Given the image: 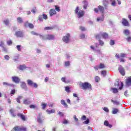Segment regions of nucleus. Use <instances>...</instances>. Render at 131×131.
I'll return each instance as SVG.
<instances>
[{
  "mask_svg": "<svg viewBox=\"0 0 131 131\" xmlns=\"http://www.w3.org/2000/svg\"><path fill=\"white\" fill-rule=\"evenodd\" d=\"M79 10V7L77 6L76 9L75 10V12L76 14H77L78 18H81V17H83V15H84V11L82 10H80L79 12H78Z\"/></svg>",
  "mask_w": 131,
  "mask_h": 131,
  "instance_id": "obj_1",
  "label": "nucleus"
},
{
  "mask_svg": "<svg viewBox=\"0 0 131 131\" xmlns=\"http://www.w3.org/2000/svg\"><path fill=\"white\" fill-rule=\"evenodd\" d=\"M81 86L82 90H89L90 89H92V85L88 82L82 83L81 84Z\"/></svg>",
  "mask_w": 131,
  "mask_h": 131,
  "instance_id": "obj_2",
  "label": "nucleus"
},
{
  "mask_svg": "<svg viewBox=\"0 0 131 131\" xmlns=\"http://www.w3.org/2000/svg\"><path fill=\"white\" fill-rule=\"evenodd\" d=\"M115 57L116 58H118V59H120V62H125V60H124V59H123V58H125V57H126V54L121 53L119 56V54L117 53L115 55Z\"/></svg>",
  "mask_w": 131,
  "mask_h": 131,
  "instance_id": "obj_3",
  "label": "nucleus"
},
{
  "mask_svg": "<svg viewBox=\"0 0 131 131\" xmlns=\"http://www.w3.org/2000/svg\"><path fill=\"white\" fill-rule=\"evenodd\" d=\"M40 38L41 39H43V40H45V39H54V38H55V36L53 35H47L45 36L40 35Z\"/></svg>",
  "mask_w": 131,
  "mask_h": 131,
  "instance_id": "obj_4",
  "label": "nucleus"
},
{
  "mask_svg": "<svg viewBox=\"0 0 131 131\" xmlns=\"http://www.w3.org/2000/svg\"><path fill=\"white\" fill-rule=\"evenodd\" d=\"M14 130L15 131H26L27 128L26 127H19L16 126L13 128Z\"/></svg>",
  "mask_w": 131,
  "mask_h": 131,
  "instance_id": "obj_5",
  "label": "nucleus"
},
{
  "mask_svg": "<svg viewBox=\"0 0 131 131\" xmlns=\"http://www.w3.org/2000/svg\"><path fill=\"white\" fill-rule=\"evenodd\" d=\"M115 86H117V88H119L120 90H122V88H123V83L121 81H116L115 83Z\"/></svg>",
  "mask_w": 131,
  "mask_h": 131,
  "instance_id": "obj_6",
  "label": "nucleus"
},
{
  "mask_svg": "<svg viewBox=\"0 0 131 131\" xmlns=\"http://www.w3.org/2000/svg\"><path fill=\"white\" fill-rule=\"evenodd\" d=\"M27 82L28 85H30V86H34V88H37L38 86L37 84H36V83H33V81L31 80H28Z\"/></svg>",
  "mask_w": 131,
  "mask_h": 131,
  "instance_id": "obj_7",
  "label": "nucleus"
},
{
  "mask_svg": "<svg viewBox=\"0 0 131 131\" xmlns=\"http://www.w3.org/2000/svg\"><path fill=\"white\" fill-rule=\"evenodd\" d=\"M70 36V35L69 34H68L67 36H65L63 37L62 40L64 42H66V43H68V42H69V37Z\"/></svg>",
  "mask_w": 131,
  "mask_h": 131,
  "instance_id": "obj_8",
  "label": "nucleus"
},
{
  "mask_svg": "<svg viewBox=\"0 0 131 131\" xmlns=\"http://www.w3.org/2000/svg\"><path fill=\"white\" fill-rule=\"evenodd\" d=\"M122 23L124 26H129V23H128V21L125 18L122 19Z\"/></svg>",
  "mask_w": 131,
  "mask_h": 131,
  "instance_id": "obj_9",
  "label": "nucleus"
},
{
  "mask_svg": "<svg viewBox=\"0 0 131 131\" xmlns=\"http://www.w3.org/2000/svg\"><path fill=\"white\" fill-rule=\"evenodd\" d=\"M15 35H16V36L17 37H23V32L21 31L16 32Z\"/></svg>",
  "mask_w": 131,
  "mask_h": 131,
  "instance_id": "obj_10",
  "label": "nucleus"
},
{
  "mask_svg": "<svg viewBox=\"0 0 131 131\" xmlns=\"http://www.w3.org/2000/svg\"><path fill=\"white\" fill-rule=\"evenodd\" d=\"M119 71L122 75H124V74H125V73L124 72V69H123L121 66L119 67Z\"/></svg>",
  "mask_w": 131,
  "mask_h": 131,
  "instance_id": "obj_11",
  "label": "nucleus"
},
{
  "mask_svg": "<svg viewBox=\"0 0 131 131\" xmlns=\"http://www.w3.org/2000/svg\"><path fill=\"white\" fill-rule=\"evenodd\" d=\"M12 80L14 81V82H15V83H19L20 79H19L18 77H12Z\"/></svg>",
  "mask_w": 131,
  "mask_h": 131,
  "instance_id": "obj_12",
  "label": "nucleus"
},
{
  "mask_svg": "<svg viewBox=\"0 0 131 131\" xmlns=\"http://www.w3.org/2000/svg\"><path fill=\"white\" fill-rule=\"evenodd\" d=\"M126 84L128 86L131 85V77H128L126 80Z\"/></svg>",
  "mask_w": 131,
  "mask_h": 131,
  "instance_id": "obj_13",
  "label": "nucleus"
},
{
  "mask_svg": "<svg viewBox=\"0 0 131 131\" xmlns=\"http://www.w3.org/2000/svg\"><path fill=\"white\" fill-rule=\"evenodd\" d=\"M49 14L51 17H52V16H53V15H56V10H55L54 9H51L49 11Z\"/></svg>",
  "mask_w": 131,
  "mask_h": 131,
  "instance_id": "obj_14",
  "label": "nucleus"
},
{
  "mask_svg": "<svg viewBox=\"0 0 131 131\" xmlns=\"http://www.w3.org/2000/svg\"><path fill=\"white\" fill-rule=\"evenodd\" d=\"M17 116H18V117H20V118L24 121H25V120H26V119L25 118V116H24V115H23L22 114H17Z\"/></svg>",
  "mask_w": 131,
  "mask_h": 131,
  "instance_id": "obj_15",
  "label": "nucleus"
},
{
  "mask_svg": "<svg viewBox=\"0 0 131 131\" xmlns=\"http://www.w3.org/2000/svg\"><path fill=\"white\" fill-rule=\"evenodd\" d=\"M3 83L4 85H7V86H12V88L15 86V85H14L13 84H10L7 82H4Z\"/></svg>",
  "mask_w": 131,
  "mask_h": 131,
  "instance_id": "obj_16",
  "label": "nucleus"
},
{
  "mask_svg": "<svg viewBox=\"0 0 131 131\" xmlns=\"http://www.w3.org/2000/svg\"><path fill=\"white\" fill-rule=\"evenodd\" d=\"M23 103L26 105H29L31 102L29 100V99H27L24 100Z\"/></svg>",
  "mask_w": 131,
  "mask_h": 131,
  "instance_id": "obj_17",
  "label": "nucleus"
},
{
  "mask_svg": "<svg viewBox=\"0 0 131 131\" xmlns=\"http://www.w3.org/2000/svg\"><path fill=\"white\" fill-rule=\"evenodd\" d=\"M10 112L12 115V116H13V117H16V114L14 113L15 112V111H14V110L13 109H11L10 110Z\"/></svg>",
  "mask_w": 131,
  "mask_h": 131,
  "instance_id": "obj_18",
  "label": "nucleus"
},
{
  "mask_svg": "<svg viewBox=\"0 0 131 131\" xmlns=\"http://www.w3.org/2000/svg\"><path fill=\"white\" fill-rule=\"evenodd\" d=\"M46 112H47L48 114H51L52 113H55V109L53 108L51 110H47L46 111Z\"/></svg>",
  "mask_w": 131,
  "mask_h": 131,
  "instance_id": "obj_19",
  "label": "nucleus"
},
{
  "mask_svg": "<svg viewBox=\"0 0 131 131\" xmlns=\"http://www.w3.org/2000/svg\"><path fill=\"white\" fill-rule=\"evenodd\" d=\"M98 10L101 12V13H104V7L102 6H98Z\"/></svg>",
  "mask_w": 131,
  "mask_h": 131,
  "instance_id": "obj_20",
  "label": "nucleus"
},
{
  "mask_svg": "<svg viewBox=\"0 0 131 131\" xmlns=\"http://www.w3.org/2000/svg\"><path fill=\"white\" fill-rule=\"evenodd\" d=\"M19 70H24L25 69H26V66L25 65H22V66H20L18 68Z\"/></svg>",
  "mask_w": 131,
  "mask_h": 131,
  "instance_id": "obj_21",
  "label": "nucleus"
},
{
  "mask_svg": "<svg viewBox=\"0 0 131 131\" xmlns=\"http://www.w3.org/2000/svg\"><path fill=\"white\" fill-rule=\"evenodd\" d=\"M21 86L24 90H26L27 89V86H26V83L24 82H21Z\"/></svg>",
  "mask_w": 131,
  "mask_h": 131,
  "instance_id": "obj_22",
  "label": "nucleus"
},
{
  "mask_svg": "<svg viewBox=\"0 0 131 131\" xmlns=\"http://www.w3.org/2000/svg\"><path fill=\"white\" fill-rule=\"evenodd\" d=\"M101 36H102L103 38H108V34L106 33H103L101 34Z\"/></svg>",
  "mask_w": 131,
  "mask_h": 131,
  "instance_id": "obj_23",
  "label": "nucleus"
},
{
  "mask_svg": "<svg viewBox=\"0 0 131 131\" xmlns=\"http://www.w3.org/2000/svg\"><path fill=\"white\" fill-rule=\"evenodd\" d=\"M83 3L84 4L83 8L85 9L88 7V2L86 0H83Z\"/></svg>",
  "mask_w": 131,
  "mask_h": 131,
  "instance_id": "obj_24",
  "label": "nucleus"
},
{
  "mask_svg": "<svg viewBox=\"0 0 131 131\" xmlns=\"http://www.w3.org/2000/svg\"><path fill=\"white\" fill-rule=\"evenodd\" d=\"M61 103L62 104V105H63L64 107L68 106V105H67V103H66V102H65V100H64L63 99L61 100Z\"/></svg>",
  "mask_w": 131,
  "mask_h": 131,
  "instance_id": "obj_25",
  "label": "nucleus"
},
{
  "mask_svg": "<svg viewBox=\"0 0 131 131\" xmlns=\"http://www.w3.org/2000/svg\"><path fill=\"white\" fill-rule=\"evenodd\" d=\"M61 80L63 81V82H65V83H69V82H70V81H66V78L65 77H62L61 78Z\"/></svg>",
  "mask_w": 131,
  "mask_h": 131,
  "instance_id": "obj_26",
  "label": "nucleus"
},
{
  "mask_svg": "<svg viewBox=\"0 0 131 131\" xmlns=\"http://www.w3.org/2000/svg\"><path fill=\"white\" fill-rule=\"evenodd\" d=\"M118 109L117 108H113V114H116V113H118Z\"/></svg>",
  "mask_w": 131,
  "mask_h": 131,
  "instance_id": "obj_27",
  "label": "nucleus"
},
{
  "mask_svg": "<svg viewBox=\"0 0 131 131\" xmlns=\"http://www.w3.org/2000/svg\"><path fill=\"white\" fill-rule=\"evenodd\" d=\"M17 21L18 23H23V20L22 19V18H21V17H17Z\"/></svg>",
  "mask_w": 131,
  "mask_h": 131,
  "instance_id": "obj_28",
  "label": "nucleus"
},
{
  "mask_svg": "<svg viewBox=\"0 0 131 131\" xmlns=\"http://www.w3.org/2000/svg\"><path fill=\"white\" fill-rule=\"evenodd\" d=\"M112 90L114 94H116V93H118V90L116 88H112Z\"/></svg>",
  "mask_w": 131,
  "mask_h": 131,
  "instance_id": "obj_29",
  "label": "nucleus"
},
{
  "mask_svg": "<svg viewBox=\"0 0 131 131\" xmlns=\"http://www.w3.org/2000/svg\"><path fill=\"white\" fill-rule=\"evenodd\" d=\"M99 69H102L103 68H105V65L103 63H100L99 66Z\"/></svg>",
  "mask_w": 131,
  "mask_h": 131,
  "instance_id": "obj_30",
  "label": "nucleus"
},
{
  "mask_svg": "<svg viewBox=\"0 0 131 131\" xmlns=\"http://www.w3.org/2000/svg\"><path fill=\"white\" fill-rule=\"evenodd\" d=\"M112 103H114L115 105H119V102L117 101H114L113 100H112Z\"/></svg>",
  "mask_w": 131,
  "mask_h": 131,
  "instance_id": "obj_31",
  "label": "nucleus"
},
{
  "mask_svg": "<svg viewBox=\"0 0 131 131\" xmlns=\"http://www.w3.org/2000/svg\"><path fill=\"white\" fill-rule=\"evenodd\" d=\"M55 8L56 11H57V12H60V7L56 5V6H55Z\"/></svg>",
  "mask_w": 131,
  "mask_h": 131,
  "instance_id": "obj_32",
  "label": "nucleus"
},
{
  "mask_svg": "<svg viewBox=\"0 0 131 131\" xmlns=\"http://www.w3.org/2000/svg\"><path fill=\"white\" fill-rule=\"evenodd\" d=\"M42 15H39L38 20L40 21V22H42L43 21V19L42 18Z\"/></svg>",
  "mask_w": 131,
  "mask_h": 131,
  "instance_id": "obj_33",
  "label": "nucleus"
},
{
  "mask_svg": "<svg viewBox=\"0 0 131 131\" xmlns=\"http://www.w3.org/2000/svg\"><path fill=\"white\" fill-rule=\"evenodd\" d=\"M54 28L51 27H47L45 28V30H52Z\"/></svg>",
  "mask_w": 131,
  "mask_h": 131,
  "instance_id": "obj_34",
  "label": "nucleus"
},
{
  "mask_svg": "<svg viewBox=\"0 0 131 131\" xmlns=\"http://www.w3.org/2000/svg\"><path fill=\"white\" fill-rule=\"evenodd\" d=\"M16 48L17 50L19 51V52H21V45H17L16 46Z\"/></svg>",
  "mask_w": 131,
  "mask_h": 131,
  "instance_id": "obj_35",
  "label": "nucleus"
},
{
  "mask_svg": "<svg viewBox=\"0 0 131 131\" xmlns=\"http://www.w3.org/2000/svg\"><path fill=\"white\" fill-rule=\"evenodd\" d=\"M95 79L96 82H99V81H100V77H99V76H96Z\"/></svg>",
  "mask_w": 131,
  "mask_h": 131,
  "instance_id": "obj_36",
  "label": "nucleus"
},
{
  "mask_svg": "<svg viewBox=\"0 0 131 131\" xmlns=\"http://www.w3.org/2000/svg\"><path fill=\"white\" fill-rule=\"evenodd\" d=\"M15 93H16V91L15 90H12L11 91L10 94L11 95V96H13V95L15 94Z\"/></svg>",
  "mask_w": 131,
  "mask_h": 131,
  "instance_id": "obj_37",
  "label": "nucleus"
},
{
  "mask_svg": "<svg viewBox=\"0 0 131 131\" xmlns=\"http://www.w3.org/2000/svg\"><path fill=\"white\" fill-rule=\"evenodd\" d=\"M83 123L85 124H89V123H90V120L89 119H86V121H85Z\"/></svg>",
  "mask_w": 131,
  "mask_h": 131,
  "instance_id": "obj_38",
  "label": "nucleus"
},
{
  "mask_svg": "<svg viewBox=\"0 0 131 131\" xmlns=\"http://www.w3.org/2000/svg\"><path fill=\"white\" fill-rule=\"evenodd\" d=\"M41 106L42 109H46V107H47V104L46 103H42Z\"/></svg>",
  "mask_w": 131,
  "mask_h": 131,
  "instance_id": "obj_39",
  "label": "nucleus"
},
{
  "mask_svg": "<svg viewBox=\"0 0 131 131\" xmlns=\"http://www.w3.org/2000/svg\"><path fill=\"white\" fill-rule=\"evenodd\" d=\"M70 66V62L68 61L65 62V66H66V67Z\"/></svg>",
  "mask_w": 131,
  "mask_h": 131,
  "instance_id": "obj_40",
  "label": "nucleus"
},
{
  "mask_svg": "<svg viewBox=\"0 0 131 131\" xmlns=\"http://www.w3.org/2000/svg\"><path fill=\"white\" fill-rule=\"evenodd\" d=\"M124 33L126 35H128V34H129V31H128V30H124Z\"/></svg>",
  "mask_w": 131,
  "mask_h": 131,
  "instance_id": "obj_41",
  "label": "nucleus"
},
{
  "mask_svg": "<svg viewBox=\"0 0 131 131\" xmlns=\"http://www.w3.org/2000/svg\"><path fill=\"white\" fill-rule=\"evenodd\" d=\"M97 21H104V17H98L97 18Z\"/></svg>",
  "mask_w": 131,
  "mask_h": 131,
  "instance_id": "obj_42",
  "label": "nucleus"
},
{
  "mask_svg": "<svg viewBox=\"0 0 131 131\" xmlns=\"http://www.w3.org/2000/svg\"><path fill=\"white\" fill-rule=\"evenodd\" d=\"M4 41H0V47H1L2 48H4Z\"/></svg>",
  "mask_w": 131,
  "mask_h": 131,
  "instance_id": "obj_43",
  "label": "nucleus"
},
{
  "mask_svg": "<svg viewBox=\"0 0 131 131\" xmlns=\"http://www.w3.org/2000/svg\"><path fill=\"white\" fill-rule=\"evenodd\" d=\"M28 27H29V28H34V26L32 24H28Z\"/></svg>",
  "mask_w": 131,
  "mask_h": 131,
  "instance_id": "obj_44",
  "label": "nucleus"
},
{
  "mask_svg": "<svg viewBox=\"0 0 131 131\" xmlns=\"http://www.w3.org/2000/svg\"><path fill=\"white\" fill-rule=\"evenodd\" d=\"M42 16L45 20H47V19H48V16L46 14H43Z\"/></svg>",
  "mask_w": 131,
  "mask_h": 131,
  "instance_id": "obj_45",
  "label": "nucleus"
},
{
  "mask_svg": "<svg viewBox=\"0 0 131 131\" xmlns=\"http://www.w3.org/2000/svg\"><path fill=\"white\" fill-rule=\"evenodd\" d=\"M104 125H106V126H108V125H109V122H108V121H105L104 122Z\"/></svg>",
  "mask_w": 131,
  "mask_h": 131,
  "instance_id": "obj_46",
  "label": "nucleus"
},
{
  "mask_svg": "<svg viewBox=\"0 0 131 131\" xmlns=\"http://www.w3.org/2000/svg\"><path fill=\"white\" fill-rule=\"evenodd\" d=\"M106 71H102L101 72V74L102 75H103V76H105V75H106Z\"/></svg>",
  "mask_w": 131,
  "mask_h": 131,
  "instance_id": "obj_47",
  "label": "nucleus"
},
{
  "mask_svg": "<svg viewBox=\"0 0 131 131\" xmlns=\"http://www.w3.org/2000/svg\"><path fill=\"white\" fill-rule=\"evenodd\" d=\"M31 34H33V35H39V36L40 35L35 33L34 31L31 32Z\"/></svg>",
  "mask_w": 131,
  "mask_h": 131,
  "instance_id": "obj_48",
  "label": "nucleus"
},
{
  "mask_svg": "<svg viewBox=\"0 0 131 131\" xmlns=\"http://www.w3.org/2000/svg\"><path fill=\"white\" fill-rule=\"evenodd\" d=\"M4 23L6 25H9V20L7 19L4 20Z\"/></svg>",
  "mask_w": 131,
  "mask_h": 131,
  "instance_id": "obj_49",
  "label": "nucleus"
},
{
  "mask_svg": "<svg viewBox=\"0 0 131 131\" xmlns=\"http://www.w3.org/2000/svg\"><path fill=\"white\" fill-rule=\"evenodd\" d=\"M114 43H115L114 40H111V41H110V45H111V46H114Z\"/></svg>",
  "mask_w": 131,
  "mask_h": 131,
  "instance_id": "obj_50",
  "label": "nucleus"
},
{
  "mask_svg": "<svg viewBox=\"0 0 131 131\" xmlns=\"http://www.w3.org/2000/svg\"><path fill=\"white\" fill-rule=\"evenodd\" d=\"M31 12L32 13H34V14H35V12H36V8H34L31 10Z\"/></svg>",
  "mask_w": 131,
  "mask_h": 131,
  "instance_id": "obj_51",
  "label": "nucleus"
},
{
  "mask_svg": "<svg viewBox=\"0 0 131 131\" xmlns=\"http://www.w3.org/2000/svg\"><path fill=\"white\" fill-rule=\"evenodd\" d=\"M73 96L75 97V98H77L78 101H79V98L77 97V94L74 93L73 94Z\"/></svg>",
  "mask_w": 131,
  "mask_h": 131,
  "instance_id": "obj_52",
  "label": "nucleus"
},
{
  "mask_svg": "<svg viewBox=\"0 0 131 131\" xmlns=\"http://www.w3.org/2000/svg\"><path fill=\"white\" fill-rule=\"evenodd\" d=\"M103 110H104V111H105V112H109V109H108L107 107H104V108H103Z\"/></svg>",
  "mask_w": 131,
  "mask_h": 131,
  "instance_id": "obj_53",
  "label": "nucleus"
},
{
  "mask_svg": "<svg viewBox=\"0 0 131 131\" xmlns=\"http://www.w3.org/2000/svg\"><path fill=\"white\" fill-rule=\"evenodd\" d=\"M111 2H112V6H115L116 5L115 1L111 0Z\"/></svg>",
  "mask_w": 131,
  "mask_h": 131,
  "instance_id": "obj_54",
  "label": "nucleus"
},
{
  "mask_svg": "<svg viewBox=\"0 0 131 131\" xmlns=\"http://www.w3.org/2000/svg\"><path fill=\"white\" fill-rule=\"evenodd\" d=\"M70 88L69 86H67L66 87V92H67L68 93H69L70 92Z\"/></svg>",
  "mask_w": 131,
  "mask_h": 131,
  "instance_id": "obj_55",
  "label": "nucleus"
},
{
  "mask_svg": "<svg viewBox=\"0 0 131 131\" xmlns=\"http://www.w3.org/2000/svg\"><path fill=\"white\" fill-rule=\"evenodd\" d=\"M4 58L6 60H10V57L8 55H5Z\"/></svg>",
  "mask_w": 131,
  "mask_h": 131,
  "instance_id": "obj_56",
  "label": "nucleus"
},
{
  "mask_svg": "<svg viewBox=\"0 0 131 131\" xmlns=\"http://www.w3.org/2000/svg\"><path fill=\"white\" fill-rule=\"evenodd\" d=\"M80 29H81V30L82 31H85V28L83 27H80Z\"/></svg>",
  "mask_w": 131,
  "mask_h": 131,
  "instance_id": "obj_57",
  "label": "nucleus"
},
{
  "mask_svg": "<svg viewBox=\"0 0 131 131\" xmlns=\"http://www.w3.org/2000/svg\"><path fill=\"white\" fill-rule=\"evenodd\" d=\"M81 119H82V120H85V119H86V116H83L81 117Z\"/></svg>",
  "mask_w": 131,
  "mask_h": 131,
  "instance_id": "obj_58",
  "label": "nucleus"
},
{
  "mask_svg": "<svg viewBox=\"0 0 131 131\" xmlns=\"http://www.w3.org/2000/svg\"><path fill=\"white\" fill-rule=\"evenodd\" d=\"M58 115H60V116H64V114L61 112H58Z\"/></svg>",
  "mask_w": 131,
  "mask_h": 131,
  "instance_id": "obj_59",
  "label": "nucleus"
},
{
  "mask_svg": "<svg viewBox=\"0 0 131 131\" xmlns=\"http://www.w3.org/2000/svg\"><path fill=\"white\" fill-rule=\"evenodd\" d=\"M80 38H84L85 37V35L82 34L80 36Z\"/></svg>",
  "mask_w": 131,
  "mask_h": 131,
  "instance_id": "obj_60",
  "label": "nucleus"
},
{
  "mask_svg": "<svg viewBox=\"0 0 131 131\" xmlns=\"http://www.w3.org/2000/svg\"><path fill=\"white\" fill-rule=\"evenodd\" d=\"M99 43L101 46H103L104 45V42L101 40H99Z\"/></svg>",
  "mask_w": 131,
  "mask_h": 131,
  "instance_id": "obj_61",
  "label": "nucleus"
},
{
  "mask_svg": "<svg viewBox=\"0 0 131 131\" xmlns=\"http://www.w3.org/2000/svg\"><path fill=\"white\" fill-rule=\"evenodd\" d=\"M28 24H30L28 23V22H26L25 23L24 26H25V27H28Z\"/></svg>",
  "mask_w": 131,
  "mask_h": 131,
  "instance_id": "obj_62",
  "label": "nucleus"
},
{
  "mask_svg": "<svg viewBox=\"0 0 131 131\" xmlns=\"http://www.w3.org/2000/svg\"><path fill=\"white\" fill-rule=\"evenodd\" d=\"M74 119H75V121H78V119L77 118H76V115L74 116Z\"/></svg>",
  "mask_w": 131,
  "mask_h": 131,
  "instance_id": "obj_63",
  "label": "nucleus"
},
{
  "mask_svg": "<svg viewBox=\"0 0 131 131\" xmlns=\"http://www.w3.org/2000/svg\"><path fill=\"white\" fill-rule=\"evenodd\" d=\"M7 43H8V45H12V40H8L7 41Z\"/></svg>",
  "mask_w": 131,
  "mask_h": 131,
  "instance_id": "obj_64",
  "label": "nucleus"
}]
</instances>
